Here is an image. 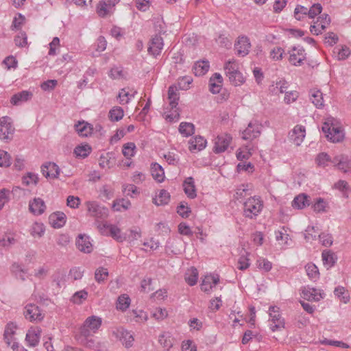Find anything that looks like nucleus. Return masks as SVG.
I'll return each instance as SVG.
<instances>
[{
    "label": "nucleus",
    "mask_w": 351,
    "mask_h": 351,
    "mask_svg": "<svg viewBox=\"0 0 351 351\" xmlns=\"http://www.w3.org/2000/svg\"><path fill=\"white\" fill-rule=\"evenodd\" d=\"M322 131L326 137L333 143H338L343 139V130L337 125V121L333 117L328 118L324 123Z\"/></svg>",
    "instance_id": "f257e3e1"
},
{
    "label": "nucleus",
    "mask_w": 351,
    "mask_h": 351,
    "mask_svg": "<svg viewBox=\"0 0 351 351\" xmlns=\"http://www.w3.org/2000/svg\"><path fill=\"white\" fill-rule=\"evenodd\" d=\"M179 93L176 87L170 86L168 89V99L171 110L167 115V119L171 122L177 121L180 118V112L177 106L179 100Z\"/></svg>",
    "instance_id": "f03ea898"
},
{
    "label": "nucleus",
    "mask_w": 351,
    "mask_h": 351,
    "mask_svg": "<svg viewBox=\"0 0 351 351\" xmlns=\"http://www.w3.org/2000/svg\"><path fill=\"white\" fill-rule=\"evenodd\" d=\"M263 207V204L260 198L250 197L244 203L243 215L245 217L254 219L261 213Z\"/></svg>",
    "instance_id": "7ed1b4c3"
},
{
    "label": "nucleus",
    "mask_w": 351,
    "mask_h": 351,
    "mask_svg": "<svg viewBox=\"0 0 351 351\" xmlns=\"http://www.w3.org/2000/svg\"><path fill=\"white\" fill-rule=\"evenodd\" d=\"M101 325V319L92 315L86 318L84 324L80 327V334L84 337L90 336L91 332H95Z\"/></svg>",
    "instance_id": "20e7f679"
},
{
    "label": "nucleus",
    "mask_w": 351,
    "mask_h": 351,
    "mask_svg": "<svg viewBox=\"0 0 351 351\" xmlns=\"http://www.w3.org/2000/svg\"><path fill=\"white\" fill-rule=\"evenodd\" d=\"M88 213L90 216L98 219H104L108 215V209L101 206L95 201H88L86 202Z\"/></svg>",
    "instance_id": "39448f33"
},
{
    "label": "nucleus",
    "mask_w": 351,
    "mask_h": 351,
    "mask_svg": "<svg viewBox=\"0 0 351 351\" xmlns=\"http://www.w3.org/2000/svg\"><path fill=\"white\" fill-rule=\"evenodd\" d=\"M14 128L13 127L11 119L8 117H3L0 119V138L3 141L12 139Z\"/></svg>",
    "instance_id": "423d86ee"
},
{
    "label": "nucleus",
    "mask_w": 351,
    "mask_h": 351,
    "mask_svg": "<svg viewBox=\"0 0 351 351\" xmlns=\"http://www.w3.org/2000/svg\"><path fill=\"white\" fill-rule=\"evenodd\" d=\"M82 343L86 348L95 351H107L108 342L102 341L97 337H84Z\"/></svg>",
    "instance_id": "0eeeda50"
},
{
    "label": "nucleus",
    "mask_w": 351,
    "mask_h": 351,
    "mask_svg": "<svg viewBox=\"0 0 351 351\" xmlns=\"http://www.w3.org/2000/svg\"><path fill=\"white\" fill-rule=\"evenodd\" d=\"M24 316L29 322H40L44 318L41 310L36 304H29L25 307Z\"/></svg>",
    "instance_id": "6e6552de"
},
{
    "label": "nucleus",
    "mask_w": 351,
    "mask_h": 351,
    "mask_svg": "<svg viewBox=\"0 0 351 351\" xmlns=\"http://www.w3.org/2000/svg\"><path fill=\"white\" fill-rule=\"evenodd\" d=\"M289 53V60L294 66H300L306 59V53L302 47H293Z\"/></svg>",
    "instance_id": "1a4fd4ad"
},
{
    "label": "nucleus",
    "mask_w": 351,
    "mask_h": 351,
    "mask_svg": "<svg viewBox=\"0 0 351 351\" xmlns=\"http://www.w3.org/2000/svg\"><path fill=\"white\" fill-rule=\"evenodd\" d=\"M250 47V39L245 36H239L234 44L237 54L241 57H244L249 53Z\"/></svg>",
    "instance_id": "9d476101"
},
{
    "label": "nucleus",
    "mask_w": 351,
    "mask_h": 351,
    "mask_svg": "<svg viewBox=\"0 0 351 351\" xmlns=\"http://www.w3.org/2000/svg\"><path fill=\"white\" fill-rule=\"evenodd\" d=\"M232 137L227 134L218 135L215 141L214 152L216 154L225 152L230 145Z\"/></svg>",
    "instance_id": "9b49d317"
},
{
    "label": "nucleus",
    "mask_w": 351,
    "mask_h": 351,
    "mask_svg": "<svg viewBox=\"0 0 351 351\" xmlns=\"http://www.w3.org/2000/svg\"><path fill=\"white\" fill-rule=\"evenodd\" d=\"M289 138L293 143L299 146L302 144L306 136L305 127L302 125H296L293 129L289 132Z\"/></svg>",
    "instance_id": "f8f14e48"
},
{
    "label": "nucleus",
    "mask_w": 351,
    "mask_h": 351,
    "mask_svg": "<svg viewBox=\"0 0 351 351\" xmlns=\"http://www.w3.org/2000/svg\"><path fill=\"white\" fill-rule=\"evenodd\" d=\"M163 45L164 43L162 38L160 36L156 34L150 40L149 45L147 49L148 53L150 55L156 57L160 54Z\"/></svg>",
    "instance_id": "ddd939ff"
},
{
    "label": "nucleus",
    "mask_w": 351,
    "mask_h": 351,
    "mask_svg": "<svg viewBox=\"0 0 351 351\" xmlns=\"http://www.w3.org/2000/svg\"><path fill=\"white\" fill-rule=\"evenodd\" d=\"M332 162L344 173H351V158L346 155L336 156Z\"/></svg>",
    "instance_id": "4468645a"
},
{
    "label": "nucleus",
    "mask_w": 351,
    "mask_h": 351,
    "mask_svg": "<svg viewBox=\"0 0 351 351\" xmlns=\"http://www.w3.org/2000/svg\"><path fill=\"white\" fill-rule=\"evenodd\" d=\"M261 134V125L256 123H250L247 128L242 132V138L246 141H252Z\"/></svg>",
    "instance_id": "2eb2a0df"
},
{
    "label": "nucleus",
    "mask_w": 351,
    "mask_h": 351,
    "mask_svg": "<svg viewBox=\"0 0 351 351\" xmlns=\"http://www.w3.org/2000/svg\"><path fill=\"white\" fill-rule=\"evenodd\" d=\"M41 171L45 178H57L60 169L56 163L49 162L41 166Z\"/></svg>",
    "instance_id": "dca6fc26"
},
{
    "label": "nucleus",
    "mask_w": 351,
    "mask_h": 351,
    "mask_svg": "<svg viewBox=\"0 0 351 351\" xmlns=\"http://www.w3.org/2000/svg\"><path fill=\"white\" fill-rule=\"evenodd\" d=\"M117 337L119 338L123 344L126 348H130L134 341L132 334L123 328H117L116 331L113 332Z\"/></svg>",
    "instance_id": "f3484780"
},
{
    "label": "nucleus",
    "mask_w": 351,
    "mask_h": 351,
    "mask_svg": "<svg viewBox=\"0 0 351 351\" xmlns=\"http://www.w3.org/2000/svg\"><path fill=\"white\" fill-rule=\"evenodd\" d=\"M46 209L45 202L40 197H35L29 201V210L34 215H42Z\"/></svg>",
    "instance_id": "a211bd4d"
},
{
    "label": "nucleus",
    "mask_w": 351,
    "mask_h": 351,
    "mask_svg": "<svg viewBox=\"0 0 351 351\" xmlns=\"http://www.w3.org/2000/svg\"><path fill=\"white\" fill-rule=\"evenodd\" d=\"M33 93L29 90H23L13 95L10 99V103L14 106H19L32 99Z\"/></svg>",
    "instance_id": "6ab92c4d"
},
{
    "label": "nucleus",
    "mask_w": 351,
    "mask_h": 351,
    "mask_svg": "<svg viewBox=\"0 0 351 351\" xmlns=\"http://www.w3.org/2000/svg\"><path fill=\"white\" fill-rule=\"evenodd\" d=\"M219 282V277L218 275L206 276L201 284V289L204 292L208 293Z\"/></svg>",
    "instance_id": "aec40b11"
},
{
    "label": "nucleus",
    "mask_w": 351,
    "mask_h": 351,
    "mask_svg": "<svg viewBox=\"0 0 351 351\" xmlns=\"http://www.w3.org/2000/svg\"><path fill=\"white\" fill-rule=\"evenodd\" d=\"M77 249L84 253H90L93 250V245L90 239L86 235H79L76 239Z\"/></svg>",
    "instance_id": "412c9836"
},
{
    "label": "nucleus",
    "mask_w": 351,
    "mask_h": 351,
    "mask_svg": "<svg viewBox=\"0 0 351 351\" xmlns=\"http://www.w3.org/2000/svg\"><path fill=\"white\" fill-rule=\"evenodd\" d=\"M183 189L188 197L194 199L197 196L194 179L192 177L186 178L182 184Z\"/></svg>",
    "instance_id": "4be33fe9"
},
{
    "label": "nucleus",
    "mask_w": 351,
    "mask_h": 351,
    "mask_svg": "<svg viewBox=\"0 0 351 351\" xmlns=\"http://www.w3.org/2000/svg\"><path fill=\"white\" fill-rule=\"evenodd\" d=\"M302 293V298L308 301L318 302L324 296V293H317V289L310 287H304Z\"/></svg>",
    "instance_id": "5701e85b"
},
{
    "label": "nucleus",
    "mask_w": 351,
    "mask_h": 351,
    "mask_svg": "<svg viewBox=\"0 0 351 351\" xmlns=\"http://www.w3.org/2000/svg\"><path fill=\"white\" fill-rule=\"evenodd\" d=\"M49 223L54 228H62L66 223V215L62 212H56L50 215Z\"/></svg>",
    "instance_id": "b1692460"
},
{
    "label": "nucleus",
    "mask_w": 351,
    "mask_h": 351,
    "mask_svg": "<svg viewBox=\"0 0 351 351\" xmlns=\"http://www.w3.org/2000/svg\"><path fill=\"white\" fill-rule=\"evenodd\" d=\"M189 149L191 152L201 151L206 147V140L202 136H197L191 138L189 142Z\"/></svg>",
    "instance_id": "393cba45"
},
{
    "label": "nucleus",
    "mask_w": 351,
    "mask_h": 351,
    "mask_svg": "<svg viewBox=\"0 0 351 351\" xmlns=\"http://www.w3.org/2000/svg\"><path fill=\"white\" fill-rule=\"evenodd\" d=\"M309 196L304 193H301L296 196L292 201V206L297 209H303L310 205Z\"/></svg>",
    "instance_id": "a878e982"
},
{
    "label": "nucleus",
    "mask_w": 351,
    "mask_h": 351,
    "mask_svg": "<svg viewBox=\"0 0 351 351\" xmlns=\"http://www.w3.org/2000/svg\"><path fill=\"white\" fill-rule=\"evenodd\" d=\"M75 130L77 132L79 135L82 136H88L93 132V126L85 121H79L75 125Z\"/></svg>",
    "instance_id": "bb28decb"
},
{
    "label": "nucleus",
    "mask_w": 351,
    "mask_h": 351,
    "mask_svg": "<svg viewBox=\"0 0 351 351\" xmlns=\"http://www.w3.org/2000/svg\"><path fill=\"white\" fill-rule=\"evenodd\" d=\"M322 258L324 265L327 269L334 266L337 261V256L330 250H324L322 254Z\"/></svg>",
    "instance_id": "cd10ccee"
},
{
    "label": "nucleus",
    "mask_w": 351,
    "mask_h": 351,
    "mask_svg": "<svg viewBox=\"0 0 351 351\" xmlns=\"http://www.w3.org/2000/svg\"><path fill=\"white\" fill-rule=\"evenodd\" d=\"M40 330L37 329H30L27 331L25 337V341L29 346L35 347L38 345L40 339Z\"/></svg>",
    "instance_id": "c85d7f7f"
},
{
    "label": "nucleus",
    "mask_w": 351,
    "mask_h": 351,
    "mask_svg": "<svg viewBox=\"0 0 351 351\" xmlns=\"http://www.w3.org/2000/svg\"><path fill=\"white\" fill-rule=\"evenodd\" d=\"M151 172L153 178L158 182H162L165 179V171L163 168L159 164L152 163L151 166Z\"/></svg>",
    "instance_id": "c756f323"
},
{
    "label": "nucleus",
    "mask_w": 351,
    "mask_h": 351,
    "mask_svg": "<svg viewBox=\"0 0 351 351\" xmlns=\"http://www.w3.org/2000/svg\"><path fill=\"white\" fill-rule=\"evenodd\" d=\"M305 271L309 279L313 282L319 278L318 267L313 263H308L305 265Z\"/></svg>",
    "instance_id": "7c9ffc66"
},
{
    "label": "nucleus",
    "mask_w": 351,
    "mask_h": 351,
    "mask_svg": "<svg viewBox=\"0 0 351 351\" xmlns=\"http://www.w3.org/2000/svg\"><path fill=\"white\" fill-rule=\"evenodd\" d=\"M208 61H197L193 66V73L196 76H201L204 75L209 70Z\"/></svg>",
    "instance_id": "2f4dec72"
},
{
    "label": "nucleus",
    "mask_w": 351,
    "mask_h": 351,
    "mask_svg": "<svg viewBox=\"0 0 351 351\" xmlns=\"http://www.w3.org/2000/svg\"><path fill=\"white\" fill-rule=\"evenodd\" d=\"M160 344L167 350L172 348L173 345V338L169 332H164L158 337Z\"/></svg>",
    "instance_id": "473e14b6"
},
{
    "label": "nucleus",
    "mask_w": 351,
    "mask_h": 351,
    "mask_svg": "<svg viewBox=\"0 0 351 351\" xmlns=\"http://www.w3.org/2000/svg\"><path fill=\"white\" fill-rule=\"evenodd\" d=\"M170 199V195L167 191L162 189L159 194L153 198V203L156 206H162L167 204Z\"/></svg>",
    "instance_id": "72a5a7b5"
},
{
    "label": "nucleus",
    "mask_w": 351,
    "mask_h": 351,
    "mask_svg": "<svg viewBox=\"0 0 351 351\" xmlns=\"http://www.w3.org/2000/svg\"><path fill=\"white\" fill-rule=\"evenodd\" d=\"M113 10L104 1H100L97 5V13L102 18L112 14Z\"/></svg>",
    "instance_id": "f704fd0d"
},
{
    "label": "nucleus",
    "mask_w": 351,
    "mask_h": 351,
    "mask_svg": "<svg viewBox=\"0 0 351 351\" xmlns=\"http://www.w3.org/2000/svg\"><path fill=\"white\" fill-rule=\"evenodd\" d=\"M312 103L318 108L324 106L322 93L319 90H312L310 93Z\"/></svg>",
    "instance_id": "c9c22d12"
},
{
    "label": "nucleus",
    "mask_w": 351,
    "mask_h": 351,
    "mask_svg": "<svg viewBox=\"0 0 351 351\" xmlns=\"http://www.w3.org/2000/svg\"><path fill=\"white\" fill-rule=\"evenodd\" d=\"M130 298L126 294L121 295L117 302V308L121 311H126L130 304Z\"/></svg>",
    "instance_id": "e433bc0d"
},
{
    "label": "nucleus",
    "mask_w": 351,
    "mask_h": 351,
    "mask_svg": "<svg viewBox=\"0 0 351 351\" xmlns=\"http://www.w3.org/2000/svg\"><path fill=\"white\" fill-rule=\"evenodd\" d=\"M124 115L122 108L119 106L113 107L108 113V117L111 121H119Z\"/></svg>",
    "instance_id": "4c0bfd02"
},
{
    "label": "nucleus",
    "mask_w": 351,
    "mask_h": 351,
    "mask_svg": "<svg viewBox=\"0 0 351 351\" xmlns=\"http://www.w3.org/2000/svg\"><path fill=\"white\" fill-rule=\"evenodd\" d=\"M334 294L345 304L348 303L350 300L349 293L343 287H337L334 290Z\"/></svg>",
    "instance_id": "58836bf2"
},
{
    "label": "nucleus",
    "mask_w": 351,
    "mask_h": 351,
    "mask_svg": "<svg viewBox=\"0 0 351 351\" xmlns=\"http://www.w3.org/2000/svg\"><path fill=\"white\" fill-rule=\"evenodd\" d=\"M184 278L189 285H195L198 279V271L197 269L192 267L189 272L186 274Z\"/></svg>",
    "instance_id": "ea45409f"
},
{
    "label": "nucleus",
    "mask_w": 351,
    "mask_h": 351,
    "mask_svg": "<svg viewBox=\"0 0 351 351\" xmlns=\"http://www.w3.org/2000/svg\"><path fill=\"white\" fill-rule=\"evenodd\" d=\"M179 132L184 136H189L194 132V125L191 123L182 122L179 126Z\"/></svg>",
    "instance_id": "a19ab883"
},
{
    "label": "nucleus",
    "mask_w": 351,
    "mask_h": 351,
    "mask_svg": "<svg viewBox=\"0 0 351 351\" xmlns=\"http://www.w3.org/2000/svg\"><path fill=\"white\" fill-rule=\"evenodd\" d=\"M136 94V91H134L132 94H130L125 88H122L119 93L118 97L119 99V103L121 104H128Z\"/></svg>",
    "instance_id": "79ce46f5"
},
{
    "label": "nucleus",
    "mask_w": 351,
    "mask_h": 351,
    "mask_svg": "<svg viewBox=\"0 0 351 351\" xmlns=\"http://www.w3.org/2000/svg\"><path fill=\"white\" fill-rule=\"evenodd\" d=\"M226 75L230 76L232 73L239 71V63L234 60H228L224 66Z\"/></svg>",
    "instance_id": "37998d69"
},
{
    "label": "nucleus",
    "mask_w": 351,
    "mask_h": 351,
    "mask_svg": "<svg viewBox=\"0 0 351 351\" xmlns=\"http://www.w3.org/2000/svg\"><path fill=\"white\" fill-rule=\"evenodd\" d=\"M136 145L134 143L130 142L123 146L122 153L127 158H130L135 154Z\"/></svg>",
    "instance_id": "c03bdc74"
},
{
    "label": "nucleus",
    "mask_w": 351,
    "mask_h": 351,
    "mask_svg": "<svg viewBox=\"0 0 351 351\" xmlns=\"http://www.w3.org/2000/svg\"><path fill=\"white\" fill-rule=\"evenodd\" d=\"M228 77L230 82L234 86H239L245 82V77L239 71L232 73Z\"/></svg>",
    "instance_id": "a18cd8bd"
},
{
    "label": "nucleus",
    "mask_w": 351,
    "mask_h": 351,
    "mask_svg": "<svg viewBox=\"0 0 351 351\" xmlns=\"http://www.w3.org/2000/svg\"><path fill=\"white\" fill-rule=\"evenodd\" d=\"M108 276V269L104 267H99L95 272V279L98 283L104 282Z\"/></svg>",
    "instance_id": "49530a36"
},
{
    "label": "nucleus",
    "mask_w": 351,
    "mask_h": 351,
    "mask_svg": "<svg viewBox=\"0 0 351 351\" xmlns=\"http://www.w3.org/2000/svg\"><path fill=\"white\" fill-rule=\"evenodd\" d=\"M90 152L91 147L88 145H78L74 149V153L76 156L82 158L88 156Z\"/></svg>",
    "instance_id": "de8ad7c7"
},
{
    "label": "nucleus",
    "mask_w": 351,
    "mask_h": 351,
    "mask_svg": "<svg viewBox=\"0 0 351 351\" xmlns=\"http://www.w3.org/2000/svg\"><path fill=\"white\" fill-rule=\"evenodd\" d=\"M88 297V292L85 290H81L75 292L72 298L71 301L74 304H80L82 303L84 300H85Z\"/></svg>",
    "instance_id": "09e8293b"
},
{
    "label": "nucleus",
    "mask_w": 351,
    "mask_h": 351,
    "mask_svg": "<svg viewBox=\"0 0 351 351\" xmlns=\"http://www.w3.org/2000/svg\"><path fill=\"white\" fill-rule=\"evenodd\" d=\"M38 175L34 173H27L26 176L23 177V184L26 186L31 184L36 185L38 183Z\"/></svg>",
    "instance_id": "8fccbe9b"
},
{
    "label": "nucleus",
    "mask_w": 351,
    "mask_h": 351,
    "mask_svg": "<svg viewBox=\"0 0 351 351\" xmlns=\"http://www.w3.org/2000/svg\"><path fill=\"white\" fill-rule=\"evenodd\" d=\"M131 206V203L129 200L124 199H118L114 202L112 208L116 211H121V208L124 210L128 209Z\"/></svg>",
    "instance_id": "3c124183"
},
{
    "label": "nucleus",
    "mask_w": 351,
    "mask_h": 351,
    "mask_svg": "<svg viewBox=\"0 0 351 351\" xmlns=\"http://www.w3.org/2000/svg\"><path fill=\"white\" fill-rule=\"evenodd\" d=\"M12 271L16 278L21 279L23 281L25 280L26 271L19 264L14 263L12 265Z\"/></svg>",
    "instance_id": "603ef678"
},
{
    "label": "nucleus",
    "mask_w": 351,
    "mask_h": 351,
    "mask_svg": "<svg viewBox=\"0 0 351 351\" xmlns=\"http://www.w3.org/2000/svg\"><path fill=\"white\" fill-rule=\"evenodd\" d=\"M315 23L318 27H320V29L324 31L326 28V26L330 24V18L328 14H324L318 17Z\"/></svg>",
    "instance_id": "864d4df0"
},
{
    "label": "nucleus",
    "mask_w": 351,
    "mask_h": 351,
    "mask_svg": "<svg viewBox=\"0 0 351 351\" xmlns=\"http://www.w3.org/2000/svg\"><path fill=\"white\" fill-rule=\"evenodd\" d=\"M15 45L20 47H25L27 45V36L25 32H20L14 38Z\"/></svg>",
    "instance_id": "5fc2aeb1"
},
{
    "label": "nucleus",
    "mask_w": 351,
    "mask_h": 351,
    "mask_svg": "<svg viewBox=\"0 0 351 351\" xmlns=\"http://www.w3.org/2000/svg\"><path fill=\"white\" fill-rule=\"evenodd\" d=\"M278 308L275 306H270L269 308V315L271 317V322L272 323H278V322H285L284 319L282 318L280 314L278 311Z\"/></svg>",
    "instance_id": "6e6d98bb"
},
{
    "label": "nucleus",
    "mask_w": 351,
    "mask_h": 351,
    "mask_svg": "<svg viewBox=\"0 0 351 351\" xmlns=\"http://www.w3.org/2000/svg\"><path fill=\"white\" fill-rule=\"evenodd\" d=\"M108 235L118 241H122L124 239V237L121 234L120 228L114 225H110Z\"/></svg>",
    "instance_id": "4d7b16f0"
},
{
    "label": "nucleus",
    "mask_w": 351,
    "mask_h": 351,
    "mask_svg": "<svg viewBox=\"0 0 351 351\" xmlns=\"http://www.w3.org/2000/svg\"><path fill=\"white\" fill-rule=\"evenodd\" d=\"M330 161V156L324 152L320 153L316 158V162L319 167H326L328 165V162Z\"/></svg>",
    "instance_id": "13d9d810"
},
{
    "label": "nucleus",
    "mask_w": 351,
    "mask_h": 351,
    "mask_svg": "<svg viewBox=\"0 0 351 351\" xmlns=\"http://www.w3.org/2000/svg\"><path fill=\"white\" fill-rule=\"evenodd\" d=\"M16 240L12 234L10 233H6L3 237L0 240L1 245L3 247H9L11 245L14 244Z\"/></svg>",
    "instance_id": "bf43d9fd"
},
{
    "label": "nucleus",
    "mask_w": 351,
    "mask_h": 351,
    "mask_svg": "<svg viewBox=\"0 0 351 351\" xmlns=\"http://www.w3.org/2000/svg\"><path fill=\"white\" fill-rule=\"evenodd\" d=\"M285 50L281 47H274L270 52V58L274 60H280L283 58Z\"/></svg>",
    "instance_id": "052dcab7"
},
{
    "label": "nucleus",
    "mask_w": 351,
    "mask_h": 351,
    "mask_svg": "<svg viewBox=\"0 0 351 351\" xmlns=\"http://www.w3.org/2000/svg\"><path fill=\"white\" fill-rule=\"evenodd\" d=\"M322 10V6L320 3L313 4L308 10V16L311 19L315 18L317 15L320 14Z\"/></svg>",
    "instance_id": "680f3d73"
},
{
    "label": "nucleus",
    "mask_w": 351,
    "mask_h": 351,
    "mask_svg": "<svg viewBox=\"0 0 351 351\" xmlns=\"http://www.w3.org/2000/svg\"><path fill=\"white\" fill-rule=\"evenodd\" d=\"M11 164L10 156L7 152L0 150V167H9Z\"/></svg>",
    "instance_id": "e2e57ef3"
},
{
    "label": "nucleus",
    "mask_w": 351,
    "mask_h": 351,
    "mask_svg": "<svg viewBox=\"0 0 351 351\" xmlns=\"http://www.w3.org/2000/svg\"><path fill=\"white\" fill-rule=\"evenodd\" d=\"M177 213L184 218H186L189 216L191 213V208L187 206V204L181 203L177 207Z\"/></svg>",
    "instance_id": "0e129e2a"
},
{
    "label": "nucleus",
    "mask_w": 351,
    "mask_h": 351,
    "mask_svg": "<svg viewBox=\"0 0 351 351\" xmlns=\"http://www.w3.org/2000/svg\"><path fill=\"white\" fill-rule=\"evenodd\" d=\"M45 232V228L43 223H35L32 226V234L33 236L42 237Z\"/></svg>",
    "instance_id": "69168bd1"
},
{
    "label": "nucleus",
    "mask_w": 351,
    "mask_h": 351,
    "mask_svg": "<svg viewBox=\"0 0 351 351\" xmlns=\"http://www.w3.org/2000/svg\"><path fill=\"white\" fill-rule=\"evenodd\" d=\"M80 203V199L78 197L69 195L66 199V205L71 208H78Z\"/></svg>",
    "instance_id": "338daca9"
},
{
    "label": "nucleus",
    "mask_w": 351,
    "mask_h": 351,
    "mask_svg": "<svg viewBox=\"0 0 351 351\" xmlns=\"http://www.w3.org/2000/svg\"><path fill=\"white\" fill-rule=\"evenodd\" d=\"M257 265L259 268L264 269L265 271H269L272 268L271 263L265 258H260L258 260Z\"/></svg>",
    "instance_id": "774afa93"
}]
</instances>
